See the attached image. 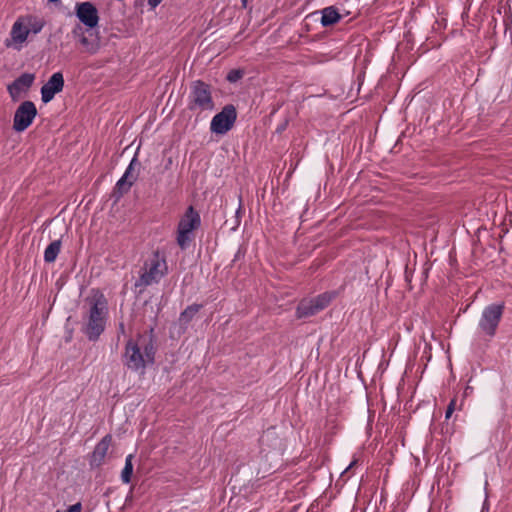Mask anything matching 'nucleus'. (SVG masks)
Masks as SVG:
<instances>
[{
    "label": "nucleus",
    "mask_w": 512,
    "mask_h": 512,
    "mask_svg": "<svg viewBox=\"0 0 512 512\" xmlns=\"http://www.w3.org/2000/svg\"><path fill=\"white\" fill-rule=\"evenodd\" d=\"M155 350L150 337L140 335L126 344L124 353L125 365L134 371H143L154 362Z\"/></svg>",
    "instance_id": "obj_1"
},
{
    "label": "nucleus",
    "mask_w": 512,
    "mask_h": 512,
    "mask_svg": "<svg viewBox=\"0 0 512 512\" xmlns=\"http://www.w3.org/2000/svg\"><path fill=\"white\" fill-rule=\"evenodd\" d=\"M44 25V20L35 15L18 17L11 27L9 38L6 39L5 45L20 51L29 37L40 33Z\"/></svg>",
    "instance_id": "obj_2"
},
{
    "label": "nucleus",
    "mask_w": 512,
    "mask_h": 512,
    "mask_svg": "<svg viewBox=\"0 0 512 512\" xmlns=\"http://www.w3.org/2000/svg\"><path fill=\"white\" fill-rule=\"evenodd\" d=\"M88 311L84 318L83 331L90 340H96L104 331L108 315L107 300L102 294H95L88 299Z\"/></svg>",
    "instance_id": "obj_3"
},
{
    "label": "nucleus",
    "mask_w": 512,
    "mask_h": 512,
    "mask_svg": "<svg viewBox=\"0 0 512 512\" xmlns=\"http://www.w3.org/2000/svg\"><path fill=\"white\" fill-rule=\"evenodd\" d=\"M201 225V218L199 213L189 206L180 218L177 227V244L181 249H186L194 239V231Z\"/></svg>",
    "instance_id": "obj_4"
},
{
    "label": "nucleus",
    "mask_w": 512,
    "mask_h": 512,
    "mask_svg": "<svg viewBox=\"0 0 512 512\" xmlns=\"http://www.w3.org/2000/svg\"><path fill=\"white\" fill-rule=\"evenodd\" d=\"M214 108L210 86L202 81L193 82L189 94V109L201 113L211 112Z\"/></svg>",
    "instance_id": "obj_5"
},
{
    "label": "nucleus",
    "mask_w": 512,
    "mask_h": 512,
    "mask_svg": "<svg viewBox=\"0 0 512 512\" xmlns=\"http://www.w3.org/2000/svg\"><path fill=\"white\" fill-rule=\"evenodd\" d=\"M167 273V264L163 257L154 253L144 264L142 273L136 282V287H147L158 283Z\"/></svg>",
    "instance_id": "obj_6"
},
{
    "label": "nucleus",
    "mask_w": 512,
    "mask_h": 512,
    "mask_svg": "<svg viewBox=\"0 0 512 512\" xmlns=\"http://www.w3.org/2000/svg\"><path fill=\"white\" fill-rule=\"evenodd\" d=\"M335 297L334 292H325L313 299L302 300L296 310L298 318L313 316L325 309Z\"/></svg>",
    "instance_id": "obj_7"
},
{
    "label": "nucleus",
    "mask_w": 512,
    "mask_h": 512,
    "mask_svg": "<svg viewBox=\"0 0 512 512\" xmlns=\"http://www.w3.org/2000/svg\"><path fill=\"white\" fill-rule=\"evenodd\" d=\"M503 309L504 306L501 304H491L484 308L479 320V329L482 333L490 337L495 335Z\"/></svg>",
    "instance_id": "obj_8"
},
{
    "label": "nucleus",
    "mask_w": 512,
    "mask_h": 512,
    "mask_svg": "<svg viewBox=\"0 0 512 512\" xmlns=\"http://www.w3.org/2000/svg\"><path fill=\"white\" fill-rule=\"evenodd\" d=\"M237 118L236 109L233 105H226L221 112L217 113L211 120L210 130L215 134H225L234 125Z\"/></svg>",
    "instance_id": "obj_9"
},
{
    "label": "nucleus",
    "mask_w": 512,
    "mask_h": 512,
    "mask_svg": "<svg viewBox=\"0 0 512 512\" xmlns=\"http://www.w3.org/2000/svg\"><path fill=\"white\" fill-rule=\"evenodd\" d=\"M36 114L35 104L31 101H24L15 111L13 129L17 132L26 130L32 124Z\"/></svg>",
    "instance_id": "obj_10"
},
{
    "label": "nucleus",
    "mask_w": 512,
    "mask_h": 512,
    "mask_svg": "<svg viewBox=\"0 0 512 512\" xmlns=\"http://www.w3.org/2000/svg\"><path fill=\"white\" fill-rule=\"evenodd\" d=\"M139 169L140 162L138 161L137 157L134 156L123 176L116 183L115 189L120 195H123L130 190L131 186L138 178Z\"/></svg>",
    "instance_id": "obj_11"
},
{
    "label": "nucleus",
    "mask_w": 512,
    "mask_h": 512,
    "mask_svg": "<svg viewBox=\"0 0 512 512\" xmlns=\"http://www.w3.org/2000/svg\"><path fill=\"white\" fill-rule=\"evenodd\" d=\"M77 18L88 28H94L98 25V10L91 2L78 3L75 8Z\"/></svg>",
    "instance_id": "obj_12"
},
{
    "label": "nucleus",
    "mask_w": 512,
    "mask_h": 512,
    "mask_svg": "<svg viewBox=\"0 0 512 512\" xmlns=\"http://www.w3.org/2000/svg\"><path fill=\"white\" fill-rule=\"evenodd\" d=\"M35 76L31 73H24L7 86L8 93L13 101H18L28 92L34 82Z\"/></svg>",
    "instance_id": "obj_13"
},
{
    "label": "nucleus",
    "mask_w": 512,
    "mask_h": 512,
    "mask_svg": "<svg viewBox=\"0 0 512 512\" xmlns=\"http://www.w3.org/2000/svg\"><path fill=\"white\" fill-rule=\"evenodd\" d=\"M64 87L62 73H54L41 88V99L44 103L50 102L54 96L61 92Z\"/></svg>",
    "instance_id": "obj_14"
},
{
    "label": "nucleus",
    "mask_w": 512,
    "mask_h": 512,
    "mask_svg": "<svg viewBox=\"0 0 512 512\" xmlns=\"http://www.w3.org/2000/svg\"><path fill=\"white\" fill-rule=\"evenodd\" d=\"M111 443V435L104 436L101 441L98 442L90 456V465L92 467H99L105 463V460L109 454Z\"/></svg>",
    "instance_id": "obj_15"
},
{
    "label": "nucleus",
    "mask_w": 512,
    "mask_h": 512,
    "mask_svg": "<svg viewBox=\"0 0 512 512\" xmlns=\"http://www.w3.org/2000/svg\"><path fill=\"white\" fill-rule=\"evenodd\" d=\"M321 24L324 27L332 26L341 20L338 9L334 6L323 8L321 11Z\"/></svg>",
    "instance_id": "obj_16"
},
{
    "label": "nucleus",
    "mask_w": 512,
    "mask_h": 512,
    "mask_svg": "<svg viewBox=\"0 0 512 512\" xmlns=\"http://www.w3.org/2000/svg\"><path fill=\"white\" fill-rule=\"evenodd\" d=\"M61 250V241L55 240L51 242L44 251V260L47 263H52L56 260Z\"/></svg>",
    "instance_id": "obj_17"
},
{
    "label": "nucleus",
    "mask_w": 512,
    "mask_h": 512,
    "mask_svg": "<svg viewBox=\"0 0 512 512\" xmlns=\"http://www.w3.org/2000/svg\"><path fill=\"white\" fill-rule=\"evenodd\" d=\"M201 306L200 305H191L187 307L179 317V322L182 325H187L193 317L199 312Z\"/></svg>",
    "instance_id": "obj_18"
},
{
    "label": "nucleus",
    "mask_w": 512,
    "mask_h": 512,
    "mask_svg": "<svg viewBox=\"0 0 512 512\" xmlns=\"http://www.w3.org/2000/svg\"><path fill=\"white\" fill-rule=\"evenodd\" d=\"M133 457L134 456L132 454H129L126 457L125 466H124V468L122 469V472H121V479L122 480H130V478L132 476V472H133L132 460H133Z\"/></svg>",
    "instance_id": "obj_19"
},
{
    "label": "nucleus",
    "mask_w": 512,
    "mask_h": 512,
    "mask_svg": "<svg viewBox=\"0 0 512 512\" xmlns=\"http://www.w3.org/2000/svg\"><path fill=\"white\" fill-rule=\"evenodd\" d=\"M80 42L85 47V50L90 54H95L99 50V43L97 41H91L87 37L83 36L80 39Z\"/></svg>",
    "instance_id": "obj_20"
},
{
    "label": "nucleus",
    "mask_w": 512,
    "mask_h": 512,
    "mask_svg": "<svg viewBox=\"0 0 512 512\" xmlns=\"http://www.w3.org/2000/svg\"><path fill=\"white\" fill-rule=\"evenodd\" d=\"M455 403L456 401L455 400H452L448 407H447V410H446V413H445V417L446 419L450 418L451 415L453 414L454 410H455Z\"/></svg>",
    "instance_id": "obj_21"
},
{
    "label": "nucleus",
    "mask_w": 512,
    "mask_h": 512,
    "mask_svg": "<svg viewBox=\"0 0 512 512\" xmlns=\"http://www.w3.org/2000/svg\"><path fill=\"white\" fill-rule=\"evenodd\" d=\"M241 77V74L239 71H231L228 76H227V79L230 81V82H234L236 80H238L239 78Z\"/></svg>",
    "instance_id": "obj_22"
},
{
    "label": "nucleus",
    "mask_w": 512,
    "mask_h": 512,
    "mask_svg": "<svg viewBox=\"0 0 512 512\" xmlns=\"http://www.w3.org/2000/svg\"><path fill=\"white\" fill-rule=\"evenodd\" d=\"M82 505L80 502L71 505L66 512H81Z\"/></svg>",
    "instance_id": "obj_23"
},
{
    "label": "nucleus",
    "mask_w": 512,
    "mask_h": 512,
    "mask_svg": "<svg viewBox=\"0 0 512 512\" xmlns=\"http://www.w3.org/2000/svg\"><path fill=\"white\" fill-rule=\"evenodd\" d=\"M162 0H148V4L152 7V8H156L160 3H161Z\"/></svg>",
    "instance_id": "obj_24"
},
{
    "label": "nucleus",
    "mask_w": 512,
    "mask_h": 512,
    "mask_svg": "<svg viewBox=\"0 0 512 512\" xmlns=\"http://www.w3.org/2000/svg\"><path fill=\"white\" fill-rule=\"evenodd\" d=\"M356 461H353L350 463V465L347 467V470L350 469L351 467H353L355 465Z\"/></svg>",
    "instance_id": "obj_25"
},
{
    "label": "nucleus",
    "mask_w": 512,
    "mask_h": 512,
    "mask_svg": "<svg viewBox=\"0 0 512 512\" xmlns=\"http://www.w3.org/2000/svg\"><path fill=\"white\" fill-rule=\"evenodd\" d=\"M488 511V508L485 507V505L483 506L481 512H487Z\"/></svg>",
    "instance_id": "obj_26"
},
{
    "label": "nucleus",
    "mask_w": 512,
    "mask_h": 512,
    "mask_svg": "<svg viewBox=\"0 0 512 512\" xmlns=\"http://www.w3.org/2000/svg\"><path fill=\"white\" fill-rule=\"evenodd\" d=\"M120 329L123 331L124 330V326L123 324H120Z\"/></svg>",
    "instance_id": "obj_27"
},
{
    "label": "nucleus",
    "mask_w": 512,
    "mask_h": 512,
    "mask_svg": "<svg viewBox=\"0 0 512 512\" xmlns=\"http://www.w3.org/2000/svg\"><path fill=\"white\" fill-rule=\"evenodd\" d=\"M487 486H488V483L486 482L485 487H484L485 491H487Z\"/></svg>",
    "instance_id": "obj_28"
},
{
    "label": "nucleus",
    "mask_w": 512,
    "mask_h": 512,
    "mask_svg": "<svg viewBox=\"0 0 512 512\" xmlns=\"http://www.w3.org/2000/svg\"><path fill=\"white\" fill-rule=\"evenodd\" d=\"M56 512H61L60 510H57Z\"/></svg>",
    "instance_id": "obj_29"
}]
</instances>
